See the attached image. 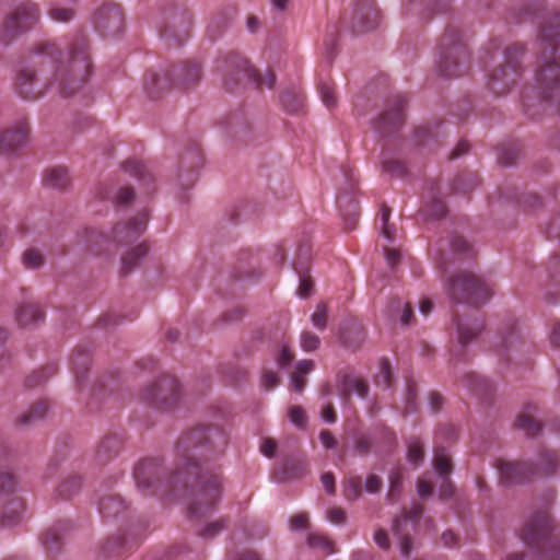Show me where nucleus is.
<instances>
[{
    "instance_id": "obj_1",
    "label": "nucleus",
    "mask_w": 560,
    "mask_h": 560,
    "mask_svg": "<svg viewBox=\"0 0 560 560\" xmlns=\"http://www.w3.org/2000/svg\"><path fill=\"white\" fill-rule=\"evenodd\" d=\"M36 55L49 59V75L43 77L45 68H22L14 86L24 100H37L49 89L65 96L73 95L89 82L94 70L90 43L82 33L68 44L66 52L57 43L46 42L37 46Z\"/></svg>"
},
{
    "instance_id": "obj_2",
    "label": "nucleus",
    "mask_w": 560,
    "mask_h": 560,
    "mask_svg": "<svg viewBox=\"0 0 560 560\" xmlns=\"http://www.w3.org/2000/svg\"><path fill=\"white\" fill-rule=\"evenodd\" d=\"M228 444L226 433L218 427H199L185 433L176 445L178 457L184 462V468L177 470L174 481H187L188 476L198 475L197 492L189 506L191 517H201L212 511L221 498V477L213 472L199 469L198 457L211 453H220Z\"/></svg>"
},
{
    "instance_id": "obj_3",
    "label": "nucleus",
    "mask_w": 560,
    "mask_h": 560,
    "mask_svg": "<svg viewBox=\"0 0 560 560\" xmlns=\"http://www.w3.org/2000/svg\"><path fill=\"white\" fill-rule=\"evenodd\" d=\"M522 540L546 560L560 557V536L553 533L548 508L536 512L522 529Z\"/></svg>"
},
{
    "instance_id": "obj_4",
    "label": "nucleus",
    "mask_w": 560,
    "mask_h": 560,
    "mask_svg": "<svg viewBox=\"0 0 560 560\" xmlns=\"http://www.w3.org/2000/svg\"><path fill=\"white\" fill-rule=\"evenodd\" d=\"M200 77V65L195 61H186L174 66L168 72L148 71L144 74L143 85L148 95L155 98L168 91L172 85L189 88L196 84Z\"/></svg>"
},
{
    "instance_id": "obj_5",
    "label": "nucleus",
    "mask_w": 560,
    "mask_h": 560,
    "mask_svg": "<svg viewBox=\"0 0 560 560\" xmlns=\"http://www.w3.org/2000/svg\"><path fill=\"white\" fill-rule=\"evenodd\" d=\"M440 71L445 77H459L469 68V52L459 32L447 28L440 42Z\"/></svg>"
},
{
    "instance_id": "obj_6",
    "label": "nucleus",
    "mask_w": 560,
    "mask_h": 560,
    "mask_svg": "<svg viewBox=\"0 0 560 560\" xmlns=\"http://www.w3.org/2000/svg\"><path fill=\"white\" fill-rule=\"evenodd\" d=\"M559 465V458L556 452L545 451L539 455V464L533 468L526 463H513L499 459L497 467L500 472V479L505 485L520 483L530 476H549L553 474Z\"/></svg>"
},
{
    "instance_id": "obj_7",
    "label": "nucleus",
    "mask_w": 560,
    "mask_h": 560,
    "mask_svg": "<svg viewBox=\"0 0 560 560\" xmlns=\"http://www.w3.org/2000/svg\"><path fill=\"white\" fill-rule=\"evenodd\" d=\"M525 48L523 44L515 43L505 48L503 60L489 74V86L498 95L509 92L521 75V58Z\"/></svg>"
},
{
    "instance_id": "obj_8",
    "label": "nucleus",
    "mask_w": 560,
    "mask_h": 560,
    "mask_svg": "<svg viewBox=\"0 0 560 560\" xmlns=\"http://www.w3.org/2000/svg\"><path fill=\"white\" fill-rule=\"evenodd\" d=\"M447 290L454 300L471 305L486 303L492 294V288L488 283L468 272L451 278Z\"/></svg>"
},
{
    "instance_id": "obj_9",
    "label": "nucleus",
    "mask_w": 560,
    "mask_h": 560,
    "mask_svg": "<svg viewBox=\"0 0 560 560\" xmlns=\"http://www.w3.org/2000/svg\"><path fill=\"white\" fill-rule=\"evenodd\" d=\"M180 397L178 381L173 376H162L141 394V399L150 406L168 410L173 408Z\"/></svg>"
},
{
    "instance_id": "obj_10",
    "label": "nucleus",
    "mask_w": 560,
    "mask_h": 560,
    "mask_svg": "<svg viewBox=\"0 0 560 560\" xmlns=\"http://www.w3.org/2000/svg\"><path fill=\"white\" fill-rule=\"evenodd\" d=\"M224 68L225 71L231 72L236 80L247 79L255 83L258 89H262L265 86L271 89L276 82L275 73L271 70L268 69L265 73H261L250 66L248 60L238 55H232L225 59Z\"/></svg>"
},
{
    "instance_id": "obj_11",
    "label": "nucleus",
    "mask_w": 560,
    "mask_h": 560,
    "mask_svg": "<svg viewBox=\"0 0 560 560\" xmlns=\"http://www.w3.org/2000/svg\"><path fill=\"white\" fill-rule=\"evenodd\" d=\"M39 20V10L33 2H24L19 5L4 21L3 35L12 39L20 33L32 28Z\"/></svg>"
},
{
    "instance_id": "obj_12",
    "label": "nucleus",
    "mask_w": 560,
    "mask_h": 560,
    "mask_svg": "<svg viewBox=\"0 0 560 560\" xmlns=\"http://www.w3.org/2000/svg\"><path fill=\"white\" fill-rule=\"evenodd\" d=\"M407 98L404 95H395L388 100L386 108L376 120V129L389 135L396 131L405 121V106Z\"/></svg>"
},
{
    "instance_id": "obj_13",
    "label": "nucleus",
    "mask_w": 560,
    "mask_h": 560,
    "mask_svg": "<svg viewBox=\"0 0 560 560\" xmlns=\"http://www.w3.org/2000/svg\"><path fill=\"white\" fill-rule=\"evenodd\" d=\"M125 18L119 5L107 3L95 13L94 24L103 36H115L124 28Z\"/></svg>"
},
{
    "instance_id": "obj_14",
    "label": "nucleus",
    "mask_w": 560,
    "mask_h": 560,
    "mask_svg": "<svg viewBox=\"0 0 560 560\" xmlns=\"http://www.w3.org/2000/svg\"><path fill=\"white\" fill-rule=\"evenodd\" d=\"M137 487L143 494H153L160 482V465L154 459H144L135 469Z\"/></svg>"
},
{
    "instance_id": "obj_15",
    "label": "nucleus",
    "mask_w": 560,
    "mask_h": 560,
    "mask_svg": "<svg viewBox=\"0 0 560 560\" xmlns=\"http://www.w3.org/2000/svg\"><path fill=\"white\" fill-rule=\"evenodd\" d=\"M433 465L435 471L442 479V485L440 487V498L442 500H447L452 498L454 493V486L450 480V475L452 472V459L450 455L446 453L445 448L442 446H436L434 448V458Z\"/></svg>"
},
{
    "instance_id": "obj_16",
    "label": "nucleus",
    "mask_w": 560,
    "mask_h": 560,
    "mask_svg": "<svg viewBox=\"0 0 560 560\" xmlns=\"http://www.w3.org/2000/svg\"><path fill=\"white\" fill-rule=\"evenodd\" d=\"M380 21V12L373 0H359L353 16V30L364 33L375 28Z\"/></svg>"
},
{
    "instance_id": "obj_17",
    "label": "nucleus",
    "mask_w": 560,
    "mask_h": 560,
    "mask_svg": "<svg viewBox=\"0 0 560 560\" xmlns=\"http://www.w3.org/2000/svg\"><path fill=\"white\" fill-rule=\"evenodd\" d=\"M148 212L142 211L126 224H118L114 230V238L118 243H129L139 237L145 230Z\"/></svg>"
},
{
    "instance_id": "obj_18",
    "label": "nucleus",
    "mask_w": 560,
    "mask_h": 560,
    "mask_svg": "<svg viewBox=\"0 0 560 560\" xmlns=\"http://www.w3.org/2000/svg\"><path fill=\"white\" fill-rule=\"evenodd\" d=\"M28 136V125L26 121H20L13 129H8L0 133V152H9L23 145Z\"/></svg>"
},
{
    "instance_id": "obj_19",
    "label": "nucleus",
    "mask_w": 560,
    "mask_h": 560,
    "mask_svg": "<svg viewBox=\"0 0 560 560\" xmlns=\"http://www.w3.org/2000/svg\"><path fill=\"white\" fill-rule=\"evenodd\" d=\"M423 513V506L421 504H415L408 513H404L400 517L394 520V533L400 536V551L401 555L408 557L412 549V541L410 536L400 535V526L402 523L408 521L417 522Z\"/></svg>"
},
{
    "instance_id": "obj_20",
    "label": "nucleus",
    "mask_w": 560,
    "mask_h": 560,
    "mask_svg": "<svg viewBox=\"0 0 560 560\" xmlns=\"http://www.w3.org/2000/svg\"><path fill=\"white\" fill-rule=\"evenodd\" d=\"M456 325L462 346L469 343L482 329V323L478 318L464 319L456 316Z\"/></svg>"
},
{
    "instance_id": "obj_21",
    "label": "nucleus",
    "mask_w": 560,
    "mask_h": 560,
    "mask_svg": "<svg viewBox=\"0 0 560 560\" xmlns=\"http://www.w3.org/2000/svg\"><path fill=\"white\" fill-rule=\"evenodd\" d=\"M337 203L345 219L346 228L348 230L354 229L359 217L357 201L351 196L340 195L337 199Z\"/></svg>"
},
{
    "instance_id": "obj_22",
    "label": "nucleus",
    "mask_w": 560,
    "mask_h": 560,
    "mask_svg": "<svg viewBox=\"0 0 560 560\" xmlns=\"http://www.w3.org/2000/svg\"><path fill=\"white\" fill-rule=\"evenodd\" d=\"M535 412V405H526L523 411L518 415L516 422L517 428L530 436L536 435L541 430V423L534 417Z\"/></svg>"
},
{
    "instance_id": "obj_23",
    "label": "nucleus",
    "mask_w": 560,
    "mask_h": 560,
    "mask_svg": "<svg viewBox=\"0 0 560 560\" xmlns=\"http://www.w3.org/2000/svg\"><path fill=\"white\" fill-rule=\"evenodd\" d=\"M23 510L24 503L22 499L18 495H12L3 508L1 524L8 527L15 525L20 521Z\"/></svg>"
},
{
    "instance_id": "obj_24",
    "label": "nucleus",
    "mask_w": 560,
    "mask_h": 560,
    "mask_svg": "<svg viewBox=\"0 0 560 560\" xmlns=\"http://www.w3.org/2000/svg\"><path fill=\"white\" fill-rule=\"evenodd\" d=\"M44 319V313L37 304H25L18 310L16 320L20 326L28 327Z\"/></svg>"
},
{
    "instance_id": "obj_25",
    "label": "nucleus",
    "mask_w": 560,
    "mask_h": 560,
    "mask_svg": "<svg viewBox=\"0 0 560 560\" xmlns=\"http://www.w3.org/2000/svg\"><path fill=\"white\" fill-rule=\"evenodd\" d=\"M121 447V441L116 435L105 436L96 451V458L100 463H105L116 456Z\"/></svg>"
},
{
    "instance_id": "obj_26",
    "label": "nucleus",
    "mask_w": 560,
    "mask_h": 560,
    "mask_svg": "<svg viewBox=\"0 0 560 560\" xmlns=\"http://www.w3.org/2000/svg\"><path fill=\"white\" fill-rule=\"evenodd\" d=\"M462 383L478 396H488L492 390L490 382L475 373L466 374L463 377Z\"/></svg>"
},
{
    "instance_id": "obj_27",
    "label": "nucleus",
    "mask_w": 560,
    "mask_h": 560,
    "mask_svg": "<svg viewBox=\"0 0 560 560\" xmlns=\"http://www.w3.org/2000/svg\"><path fill=\"white\" fill-rule=\"evenodd\" d=\"M314 369L312 360L300 361L291 374V385L294 390L301 393L306 384V375Z\"/></svg>"
},
{
    "instance_id": "obj_28",
    "label": "nucleus",
    "mask_w": 560,
    "mask_h": 560,
    "mask_svg": "<svg viewBox=\"0 0 560 560\" xmlns=\"http://www.w3.org/2000/svg\"><path fill=\"white\" fill-rule=\"evenodd\" d=\"M69 183L68 171L65 167L48 170L44 176V184L55 189H63Z\"/></svg>"
},
{
    "instance_id": "obj_29",
    "label": "nucleus",
    "mask_w": 560,
    "mask_h": 560,
    "mask_svg": "<svg viewBox=\"0 0 560 560\" xmlns=\"http://www.w3.org/2000/svg\"><path fill=\"white\" fill-rule=\"evenodd\" d=\"M342 390L346 396L354 393L361 398H365L369 392V385L360 377L346 375L342 381Z\"/></svg>"
},
{
    "instance_id": "obj_30",
    "label": "nucleus",
    "mask_w": 560,
    "mask_h": 560,
    "mask_svg": "<svg viewBox=\"0 0 560 560\" xmlns=\"http://www.w3.org/2000/svg\"><path fill=\"white\" fill-rule=\"evenodd\" d=\"M125 510V502L118 495H109L104 498L100 503V512L106 517L117 516Z\"/></svg>"
},
{
    "instance_id": "obj_31",
    "label": "nucleus",
    "mask_w": 560,
    "mask_h": 560,
    "mask_svg": "<svg viewBox=\"0 0 560 560\" xmlns=\"http://www.w3.org/2000/svg\"><path fill=\"white\" fill-rule=\"evenodd\" d=\"M307 544L311 548L322 550L325 555L336 552L334 542L328 536L320 533L311 534L307 538Z\"/></svg>"
},
{
    "instance_id": "obj_32",
    "label": "nucleus",
    "mask_w": 560,
    "mask_h": 560,
    "mask_svg": "<svg viewBox=\"0 0 560 560\" xmlns=\"http://www.w3.org/2000/svg\"><path fill=\"white\" fill-rule=\"evenodd\" d=\"M148 253V247L145 244H141L139 246H137L136 248H133L132 250H130L129 253H127L126 255L122 256L121 258V265H122V270L124 272H129L133 266H136V264L138 262L139 259H141L142 257H144Z\"/></svg>"
},
{
    "instance_id": "obj_33",
    "label": "nucleus",
    "mask_w": 560,
    "mask_h": 560,
    "mask_svg": "<svg viewBox=\"0 0 560 560\" xmlns=\"http://www.w3.org/2000/svg\"><path fill=\"white\" fill-rule=\"evenodd\" d=\"M389 218H390V209L386 206H382L381 213H380L381 232H382V235L388 242H394L396 230L393 225L389 224V222H388Z\"/></svg>"
},
{
    "instance_id": "obj_34",
    "label": "nucleus",
    "mask_w": 560,
    "mask_h": 560,
    "mask_svg": "<svg viewBox=\"0 0 560 560\" xmlns=\"http://www.w3.org/2000/svg\"><path fill=\"white\" fill-rule=\"evenodd\" d=\"M48 410V404L46 401H38L31 407V409L21 417L22 423H32L33 421L40 420L45 417Z\"/></svg>"
},
{
    "instance_id": "obj_35",
    "label": "nucleus",
    "mask_w": 560,
    "mask_h": 560,
    "mask_svg": "<svg viewBox=\"0 0 560 560\" xmlns=\"http://www.w3.org/2000/svg\"><path fill=\"white\" fill-rule=\"evenodd\" d=\"M362 480L360 477H349L343 485V494L347 500L353 501L361 495Z\"/></svg>"
},
{
    "instance_id": "obj_36",
    "label": "nucleus",
    "mask_w": 560,
    "mask_h": 560,
    "mask_svg": "<svg viewBox=\"0 0 560 560\" xmlns=\"http://www.w3.org/2000/svg\"><path fill=\"white\" fill-rule=\"evenodd\" d=\"M61 540L58 527L49 528L43 536V545L48 552L57 551L61 546Z\"/></svg>"
},
{
    "instance_id": "obj_37",
    "label": "nucleus",
    "mask_w": 560,
    "mask_h": 560,
    "mask_svg": "<svg viewBox=\"0 0 560 560\" xmlns=\"http://www.w3.org/2000/svg\"><path fill=\"white\" fill-rule=\"evenodd\" d=\"M408 460L413 465H419L423 460V444L418 438H413L408 442Z\"/></svg>"
},
{
    "instance_id": "obj_38",
    "label": "nucleus",
    "mask_w": 560,
    "mask_h": 560,
    "mask_svg": "<svg viewBox=\"0 0 560 560\" xmlns=\"http://www.w3.org/2000/svg\"><path fill=\"white\" fill-rule=\"evenodd\" d=\"M320 98L327 108H332L337 104V96L334 85L330 83H320L318 86Z\"/></svg>"
},
{
    "instance_id": "obj_39",
    "label": "nucleus",
    "mask_w": 560,
    "mask_h": 560,
    "mask_svg": "<svg viewBox=\"0 0 560 560\" xmlns=\"http://www.w3.org/2000/svg\"><path fill=\"white\" fill-rule=\"evenodd\" d=\"M375 382H376L377 386H383L385 388L390 386L392 372H390V364L387 359H381L380 373L376 375Z\"/></svg>"
},
{
    "instance_id": "obj_40",
    "label": "nucleus",
    "mask_w": 560,
    "mask_h": 560,
    "mask_svg": "<svg viewBox=\"0 0 560 560\" xmlns=\"http://www.w3.org/2000/svg\"><path fill=\"white\" fill-rule=\"evenodd\" d=\"M320 345V339L312 331L305 330L301 334L300 346L305 352L315 351Z\"/></svg>"
},
{
    "instance_id": "obj_41",
    "label": "nucleus",
    "mask_w": 560,
    "mask_h": 560,
    "mask_svg": "<svg viewBox=\"0 0 560 560\" xmlns=\"http://www.w3.org/2000/svg\"><path fill=\"white\" fill-rule=\"evenodd\" d=\"M71 361H72V366H73V371L77 375V378H79L80 374H83L88 370L89 355H88V353H85L81 350H78L72 355Z\"/></svg>"
},
{
    "instance_id": "obj_42",
    "label": "nucleus",
    "mask_w": 560,
    "mask_h": 560,
    "mask_svg": "<svg viewBox=\"0 0 560 560\" xmlns=\"http://www.w3.org/2000/svg\"><path fill=\"white\" fill-rule=\"evenodd\" d=\"M23 264L26 268L36 269L42 266L44 257L37 249H28L23 254Z\"/></svg>"
},
{
    "instance_id": "obj_43",
    "label": "nucleus",
    "mask_w": 560,
    "mask_h": 560,
    "mask_svg": "<svg viewBox=\"0 0 560 560\" xmlns=\"http://www.w3.org/2000/svg\"><path fill=\"white\" fill-rule=\"evenodd\" d=\"M48 15L56 22H69L74 18V11L70 8L52 7Z\"/></svg>"
},
{
    "instance_id": "obj_44",
    "label": "nucleus",
    "mask_w": 560,
    "mask_h": 560,
    "mask_svg": "<svg viewBox=\"0 0 560 560\" xmlns=\"http://www.w3.org/2000/svg\"><path fill=\"white\" fill-rule=\"evenodd\" d=\"M288 416L291 422L299 428H303L306 424L307 418L305 410L300 406H291L288 409Z\"/></svg>"
},
{
    "instance_id": "obj_45",
    "label": "nucleus",
    "mask_w": 560,
    "mask_h": 560,
    "mask_svg": "<svg viewBox=\"0 0 560 560\" xmlns=\"http://www.w3.org/2000/svg\"><path fill=\"white\" fill-rule=\"evenodd\" d=\"M312 324L323 330L326 327L327 323V305L322 303L318 304L316 307V311L313 313L312 317Z\"/></svg>"
},
{
    "instance_id": "obj_46",
    "label": "nucleus",
    "mask_w": 560,
    "mask_h": 560,
    "mask_svg": "<svg viewBox=\"0 0 560 560\" xmlns=\"http://www.w3.org/2000/svg\"><path fill=\"white\" fill-rule=\"evenodd\" d=\"M14 478L10 474L0 472V493L3 495H11L14 492Z\"/></svg>"
},
{
    "instance_id": "obj_47",
    "label": "nucleus",
    "mask_w": 560,
    "mask_h": 560,
    "mask_svg": "<svg viewBox=\"0 0 560 560\" xmlns=\"http://www.w3.org/2000/svg\"><path fill=\"white\" fill-rule=\"evenodd\" d=\"M383 170L389 174L401 176L405 174V165L398 160H384Z\"/></svg>"
},
{
    "instance_id": "obj_48",
    "label": "nucleus",
    "mask_w": 560,
    "mask_h": 560,
    "mask_svg": "<svg viewBox=\"0 0 560 560\" xmlns=\"http://www.w3.org/2000/svg\"><path fill=\"white\" fill-rule=\"evenodd\" d=\"M225 528V523L223 520L210 523L207 525L199 534L203 538H212L221 533Z\"/></svg>"
},
{
    "instance_id": "obj_49",
    "label": "nucleus",
    "mask_w": 560,
    "mask_h": 560,
    "mask_svg": "<svg viewBox=\"0 0 560 560\" xmlns=\"http://www.w3.org/2000/svg\"><path fill=\"white\" fill-rule=\"evenodd\" d=\"M135 192L131 187H121L117 190L114 202L119 206H126L133 199Z\"/></svg>"
},
{
    "instance_id": "obj_50",
    "label": "nucleus",
    "mask_w": 560,
    "mask_h": 560,
    "mask_svg": "<svg viewBox=\"0 0 560 560\" xmlns=\"http://www.w3.org/2000/svg\"><path fill=\"white\" fill-rule=\"evenodd\" d=\"M81 486V480L79 477H71L68 479L65 483L60 486L59 492L60 495L68 498L70 497L75 490H78Z\"/></svg>"
},
{
    "instance_id": "obj_51",
    "label": "nucleus",
    "mask_w": 560,
    "mask_h": 560,
    "mask_svg": "<svg viewBox=\"0 0 560 560\" xmlns=\"http://www.w3.org/2000/svg\"><path fill=\"white\" fill-rule=\"evenodd\" d=\"M124 168L126 172H128L132 176H136L139 178L144 177L145 167L139 161H136V160L128 161L124 164Z\"/></svg>"
},
{
    "instance_id": "obj_52",
    "label": "nucleus",
    "mask_w": 560,
    "mask_h": 560,
    "mask_svg": "<svg viewBox=\"0 0 560 560\" xmlns=\"http://www.w3.org/2000/svg\"><path fill=\"white\" fill-rule=\"evenodd\" d=\"M261 384L267 389H273L279 384L278 375L272 371H265L261 376Z\"/></svg>"
},
{
    "instance_id": "obj_53",
    "label": "nucleus",
    "mask_w": 560,
    "mask_h": 560,
    "mask_svg": "<svg viewBox=\"0 0 560 560\" xmlns=\"http://www.w3.org/2000/svg\"><path fill=\"white\" fill-rule=\"evenodd\" d=\"M371 446H372L371 439L366 435H361L357 439L354 448L358 454L365 455L370 452Z\"/></svg>"
},
{
    "instance_id": "obj_54",
    "label": "nucleus",
    "mask_w": 560,
    "mask_h": 560,
    "mask_svg": "<svg viewBox=\"0 0 560 560\" xmlns=\"http://www.w3.org/2000/svg\"><path fill=\"white\" fill-rule=\"evenodd\" d=\"M327 518L332 524H342L346 521V513L341 508H331L327 511Z\"/></svg>"
},
{
    "instance_id": "obj_55",
    "label": "nucleus",
    "mask_w": 560,
    "mask_h": 560,
    "mask_svg": "<svg viewBox=\"0 0 560 560\" xmlns=\"http://www.w3.org/2000/svg\"><path fill=\"white\" fill-rule=\"evenodd\" d=\"M313 289V281L310 277L301 276L298 293L301 298H307Z\"/></svg>"
},
{
    "instance_id": "obj_56",
    "label": "nucleus",
    "mask_w": 560,
    "mask_h": 560,
    "mask_svg": "<svg viewBox=\"0 0 560 560\" xmlns=\"http://www.w3.org/2000/svg\"><path fill=\"white\" fill-rule=\"evenodd\" d=\"M389 482H390V490H389L388 497L390 499H393L394 495L400 491V487H401V475H400L399 470L390 474Z\"/></svg>"
},
{
    "instance_id": "obj_57",
    "label": "nucleus",
    "mask_w": 560,
    "mask_h": 560,
    "mask_svg": "<svg viewBox=\"0 0 560 560\" xmlns=\"http://www.w3.org/2000/svg\"><path fill=\"white\" fill-rule=\"evenodd\" d=\"M277 450V443L273 439L267 438L261 441L260 452L267 457H273Z\"/></svg>"
},
{
    "instance_id": "obj_58",
    "label": "nucleus",
    "mask_w": 560,
    "mask_h": 560,
    "mask_svg": "<svg viewBox=\"0 0 560 560\" xmlns=\"http://www.w3.org/2000/svg\"><path fill=\"white\" fill-rule=\"evenodd\" d=\"M319 440L324 447L334 448L337 446V440L328 430H323L319 433Z\"/></svg>"
},
{
    "instance_id": "obj_59",
    "label": "nucleus",
    "mask_w": 560,
    "mask_h": 560,
    "mask_svg": "<svg viewBox=\"0 0 560 560\" xmlns=\"http://www.w3.org/2000/svg\"><path fill=\"white\" fill-rule=\"evenodd\" d=\"M293 359H294V353L292 352V350L290 348L283 346L277 360H278L279 365L287 366L293 361Z\"/></svg>"
},
{
    "instance_id": "obj_60",
    "label": "nucleus",
    "mask_w": 560,
    "mask_h": 560,
    "mask_svg": "<svg viewBox=\"0 0 560 560\" xmlns=\"http://www.w3.org/2000/svg\"><path fill=\"white\" fill-rule=\"evenodd\" d=\"M307 523H308L307 515L304 513H299L291 517L290 527L292 529H302V528L306 527Z\"/></svg>"
},
{
    "instance_id": "obj_61",
    "label": "nucleus",
    "mask_w": 560,
    "mask_h": 560,
    "mask_svg": "<svg viewBox=\"0 0 560 560\" xmlns=\"http://www.w3.org/2000/svg\"><path fill=\"white\" fill-rule=\"evenodd\" d=\"M374 541L375 544L381 547L384 550H387L389 548V539L387 533L380 528L374 534Z\"/></svg>"
},
{
    "instance_id": "obj_62",
    "label": "nucleus",
    "mask_w": 560,
    "mask_h": 560,
    "mask_svg": "<svg viewBox=\"0 0 560 560\" xmlns=\"http://www.w3.org/2000/svg\"><path fill=\"white\" fill-rule=\"evenodd\" d=\"M382 485V480L376 475L368 476L365 480V489L368 492L375 493L380 491Z\"/></svg>"
},
{
    "instance_id": "obj_63",
    "label": "nucleus",
    "mask_w": 560,
    "mask_h": 560,
    "mask_svg": "<svg viewBox=\"0 0 560 560\" xmlns=\"http://www.w3.org/2000/svg\"><path fill=\"white\" fill-rule=\"evenodd\" d=\"M451 246L455 253H466L470 248L467 241L462 236L453 237Z\"/></svg>"
},
{
    "instance_id": "obj_64",
    "label": "nucleus",
    "mask_w": 560,
    "mask_h": 560,
    "mask_svg": "<svg viewBox=\"0 0 560 560\" xmlns=\"http://www.w3.org/2000/svg\"><path fill=\"white\" fill-rule=\"evenodd\" d=\"M518 338V334L516 331L515 326H511L509 330L504 334L502 337V347L508 348L510 345H512L516 339Z\"/></svg>"
}]
</instances>
